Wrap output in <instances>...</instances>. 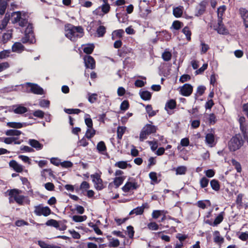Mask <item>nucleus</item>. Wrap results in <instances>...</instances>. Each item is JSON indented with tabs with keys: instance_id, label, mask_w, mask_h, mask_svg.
Listing matches in <instances>:
<instances>
[{
	"instance_id": "nucleus-1",
	"label": "nucleus",
	"mask_w": 248,
	"mask_h": 248,
	"mask_svg": "<svg viewBox=\"0 0 248 248\" xmlns=\"http://www.w3.org/2000/svg\"><path fill=\"white\" fill-rule=\"evenodd\" d=\"M66 36L70 40H74L76 38H80L84 34V30L80 26H75L71 24H67L65 26Z\"/></svg>"
},
{
	"instance_id": "nucleus-2",
	"label": "nucleus",
	"mask_w": 248,
	"mask_h": 248,
	"mask_svg": "<svg viewBox=\"0 0 248 248\" xmlns=\"http://www.w3.org/2000/svg\"><path fill=\"white\" fill-rule=\"evenodd\" d=\"M244 140L240 134H236L229 141L228 147L230 151L235 152L240 149L244 145Z\"/></svg>"
},
{
	"instance_id": "nucleus-3",
	"label": "nucleus",
	"mask_w": 248,
	"mask_h": 248,
	"mask_svg": "<svg viewBox=\"0 0 248 248\" xmlns=\"http://www.w3.org/2000/svg\"><path fill=\"white\" fill-rule=\"evenodd\" d=\"M149 122L151 124H145L140 132L139 138L140 141H143L146 140L149 135L156 132L157 127L153 125V122L152 121H150Z\"/></svg>"
},
{
	"instance_id": "nucleus-4",
	"label": "nucleus",
	"mask_w": 248,
	"mask_h": 248,
	"mask_svg": "<svg viewBox=\"0 0 248 248\" xmlns=\"http://www.w3.org/2000/svg\"><path fill=\"white\" fill-rule=\"evenodd\" d=\"M21 42L23 44H34L36 42L35 35L33 31V25L28 23V26L25 31V35L21 39Z\"/></svg>"
},
{
	"instance_id": "nucleus-5",
	"label": "nucleus",
	"mask_w": 248,
	"mask_h": 248,
	"mask_svg": "<svg viewBox=\"0 0 248 248\" xmlns=\"http://www.w3.org/2000/svg\"><path fill=\"white\" fill-rule=\"evenodd\" d=\"M140 185L136 180L133 177H129L125 185L122 187L124 192H128L131 190H136L139 188Z\"/></svg>"
},
{
	"instance_id": "nucleus-6",
	"label": "nucleus",
	"mask_w": 248,
	"mask_h": 248,
	"mask_svg": "<svg viewBox=\"0 0 248 248\" xmlns=\"http://www.w3.org/2000/svg\"><path fill=\"white\" fill-rule=\"evenodd\" d=\"M34 214L37 216L47 217L51 213V210L48 206L44 207L42 204L34 206Z\"/></svg>"
},
{
	"instance_id": "nucleus-7",
	"label": "nucleus",
	"mask_w": 248,
	"mask_h": 248,
	"mask_svg": "<svg viewBox=\"0 0 248 248\" xmlns=\"http://www.w3.org/2000/svg\"><path fill=\"white\" fill-rule=\"evenodd\" d=\"M101 172H96L92 174L91 177L92 178L93 182L94 183V187L97 190H102L105 186L103 185V182L101 178Z\"/></svg>"
},
{
	"instance_id": "nucleus-8",
	"label": "nucleus",
	"mask_w": 248,
	"mask_h": 248,
	"mask_svg": "<svg viewBox=\"0 0 248 248\" xmlns=\"http://www.w3.org/2000/svg\"><path fill=\"white\" fill-rule=\"evenodd\" d=\"M27 87L30 88L29 92L35 94L42 95L44 92L43 89L36 83L27 82L26 84Z\"/></svg>"
},
{
	"instance_id": "nucleus-9",
	"label": "nucleus",
	"mask_w": 248,
	"mask_h": 248,
	"mask_svg": "<svg viewBox=\"0 0 248 248\" xmlns=\"http://www.w3.org/2000/svg\"><path fill=\"white\" fill-rule=\"evenodd\" d=\"M214 30L220 34L227 35L229 33V30L223 23V19H217V25Z\"/></svg>"
},
{
	"instance_id": "nucleus-10",
	"label": "nucleus",
	"mask_w": 248,
	"mask_h": 248,
	"mask_svg": "<svg viewBox=\"0 0 248 248\" xmlns=\"http://www.w3.org/2000/svg\"><path fill=\"white\" fill-rule=\"evenodd\" d=\"M193 86L188 83L184 84L180 89V93L184 96H190L193 92Z\"/></svg>"
},
{
	"instance_id": "nucleus-11",
	"label": "nucleus",
	"mask_w": 248,
	"mask_h": 248,
	"mask_svg": "<svg viewBox=\"0 0 248 248\" xmlns=\"http://www.w3.org/2000/svg\"><path fill=\"white\" fill-rule=\"evenodd\" d=\"M85 65L87 68L93 69L95 67V61L94 58L90 55H85L84 57Z\"/></svg>"
},
{
	"instance_id": "nucleus-12",
	"label": "nucleus",
	"mask_w": 248,
	"mask_h": 248,
	"mask_svg": "<svg viewBox=\"0 0 248 248\" xmlns=\"http://www.w3.org/2000/svg\"><path fill=\"white\" fill-rule=\"evenodd\" d=\"M239 12L243 19V24L246 28H248V10L245 8H240Z\"/></svg>"
},
{
	"instance_id": "nucleus-13",
	"label": "nucleus",
	"mask_w": 248,
	"mask_h": 248,
	"mask_svg": "<svg viewBox=\"0 0 248 248\" xmlns=\"http://www.w3.org/2000/svg\"><path fill=\"white\" fill-rule=\"evenodd\" d=\"M12 16L13 17L12 18V23L15 24L18 23L22 16H26V13L21 11L14 12L12 13Z\"/></svg>"
},
{
	"instance_id": "nucleus-14",
	"label": "nucleus",
	"mask_w": 248,
	"mask_h": 248,
	"mask_svg": "<svg viewBox=\"0 0 248 248\" xmlns=\"http://www.w3.org/2000/svg\"><path fill=\"white\" fill-rule=\"evenodd\" d=\"M205 138V143L207 144H208L210 147H213L216 145L214 133H210L206 134Z\"/></svg>"
},
{
	"instance_id": "nucleus-15",
	"label": "nucleus",
	"mask_w": 248,
	"mask_h": 248,
	"mask_svg": "<svg viewBox=\"0 0 248 248\" xmlns=\"http://www.w3.org/2000/svg\"><path fill=\"white\" fill-rule=\"evenodd\" d=\"M9 166L16 172H21L23 168L22 166L19 164L16 160H12L9 163Z\"/></svg>"
},
{
	"instance_id": "nucleus-16",
	"label": "nucleus",
	"mask_w": 248,
	"mask_h": 248,
	"mask_svg": "<svg viewBox=\"0 0 248 248\" xmlns=\"http://www.w3.org/2000/svg\"><path fill=\"white\" fill-rule=\"evenodd\" d=\"M125 176H119L116 177L113 181L112 183H110L108 185V187H110L112 186V183L115 186L116 188L119 187L124 182V180L125 179Z\"/></svg>"
},
{
	"instance_id": "nucleus-17",
	"label": "nucleus",
	"mask_w": 248,
	"mask_h": 248,
	"mask_svg": "<svg viewBox=\"0 0 248 248\" xmlns=\"http://www.w3.org/2000/svg\"><path fill=\"white\" fill-rule=\"evenodd\" d=\"M206 89V88L204 85H200L198 86L196 93L194 94V99L195 101L198 99L199 96L202 95Z\"/></svg>"
},
{
	"instance_id": "nucleus-18",
	"label": "nucleus",
	"mask_w": 248,
	"mask_h": 248,
	"mask_svg": "<svg viewBox=\"0 0 248 248\" xmlns=\"http://www.w3.org/2000/svg\"><path fill=\"white\" fill-rule=\"evenodd\" d=\"M24 46L21 43L16 42L12 46V50L13 52L21 53L24 51Z\"/></svg>"
},
{
	"instance_id": "nucleus-19",
	"label": "nucleus",
	"mask_w": 248,
	"mask_h": 248,
	"mask_svg": "<svg viewBox=\"0 0 248 248\" xmlns=\"http://www.w3.org/2000/svg\"><path fill=\"white\" fill-rule=\"evenodd\" d=\"M176 101L175 100L173 99H170L166 102L165 106V109L167 111H168L169 109H174L176 108Z\"/></svg>"
},
{
	"instance_id": "nucleus-20",
	"label": "nucleus",
	"mask_w": 248,
	"mask_h": 248,
	"mask_svg": "<svg viewBox=\"0 0 248 248\" xmlns=\"http://www.w3.org/2000/svg\"><path fill=\"white\" fill-rule=\"evenodd\" d=\"M223 237L220 236V232L218 231L214 232V241L216 243L221 245L224 242Z\"/></svg>"
},
{
	"instance_id": "nucleus-21",
	"label": "nucleus",
	"mask_w": 248,
	"mask_h": 248,
	"mask_svg": "<svg viewBox=\"0 0 248 248\" xmlns=\"http://www.w3.org/2000/svg\"><path fill=\"white\" fill-rule=\"evenodd\" d=\"M171 170H175L176 175H185L187 171V168L185 166H180L177 168H173Z\"/></svg>"
},
{
	"instance_id": "nucleus-22",
	"label": "nucleus",
	"mask_w": 248,
	"mask_h": 248,
	"mask_svg": "<svg viewBox=\"0 0 248 248\" xmlns=\"http://www.w3.org/2000/svg\"><path fill=\"white\" fill-rule=\"evenodd\" d=\"M206 10L205 5L202 3H200L199 6L196 8L195 16H200L202 15Z\"/></svg>"
},
{
	"instance_id": "nucleus-23",
	"label": "nucleus",
	"mask_w": 248,
	"mask_h": 248,
	"mask_svg": "<svg viewBox=\"0 0 248 248\" xmlns=\"http://www.w3.org/2000/svg\"><path fill=\"white\" fill-rule=\"evenodd\" d=\"M7 193H8L9 196L12 197L15 201L16 198L17 197L18 195L21 193V190L18 189L14 188L8 190L7 191Z\"/></svg>"
},
{
	"instance_id": "nucleus-24",
	"label": "nucleus",
	"mask_w": 248,
	"mask_h": 248,
	"mask_svg": "<svg viewBox=\"0 0 248 248\" xmlns=\"http://www.w3.org/2000/svg\"><path fill=\"white\" fill-rule=\"evenodd\" d=\"M183 7L182 6L174 8L173 9V15L176 18L181 17L183 15Z\"/></svg>"
},
{
	"instance_id": "nucleus-25",
	"label": "nucleus",
	"mask_w": 248,
	"mask_h": 248,
	"mask_svg": "<svg viewBox=\"0 0 248 248\" xmlns=\"http://www.w3.org/2000/svg\"><path fill=\"white\" fill-rule=\"evenodd\" d=\"M29 144L31 146L36 148L37 150H41L43 148V145L41 144L38 140L34 139L29 140Z\"/></svg>"
},
{
	"instance_id": "nucleus-26",
	"label": "nucleus",
	"mask_w": 248,
	"mask_h": 248,
	"mask_svg": "<svg viewBox=\"0 0 248 248\" xmlns=\"http://www.w3.org/2000/svg\"><path fill=\"white\" fill-rule=\"evenodd\" d=\"M211 187L215 191H218L220 190V186L219 181L216 179H213L210 183Z\"/></svg>"
},
{
	"instance_id": "nucleus-27",
	"label": "nucleus",
	"mask_w": 248,
	"mask_h": 248,
	"mask_svg": "<svg viewBox=\"0 0 248 248\" xmlns=\"http://www.w3.org/2000/svg\"><path fill=\"white\" fill-rule=\"evenodd\" d=\"M96 148L98 151L102 154H104V153L106 152L107 150L106 144L103 141H100L97 143Z\"/></svg>"
},
{
	"instance_id": "nucleus-28",
	"label": "nucleus",
	"mask_w": 248,
	"mask_h": 248,
	"mask_svg": "<svg viewBox=\"0 0 248 248\" xmlns=\"http://www.w3.org/2000/svg\"><path fill=\"white\" fill-rule=\"evenodd\" d=\"M141 98L145 101L149 100L152 97V94L148 91H144L140 92Z\"/></svg>"
},
{
	"instance_id": "nucleus-29",
	"label": "nucleus",
	"mask_w": 248,
	"mask_h": 248,
	"mask_svg": "<svg viewBox=\"0 0 248 248\" xmlns=\"http://www.w3.org/2000/svg\"><path fill=\"white\" fill-rule=\"evenodd\" d=\"M114 166L118 167L121 169H125L127 167L129 166L131 167L130 164H128L126 161H120L116 162L114 164Z\"/></svg>"
},
{
	"instance_id": "nucleus-30",
	"label": "nucleus",
	"mask_w": 248,
	"mask_h": 248,
	"mask_svg": "<svg viewBox=\"0 0 248 248\" xmlns=\"http://www.w3.org/2000/svg\"><path fill=\"white\" fill-rule=\"evenodd\" d=\"M224 214L225 213L224 212H221L218 214L213 222V226H217L223 221Z\"/></svg>"
},
{
	"instance_id": "nucleus-31",
	"label": "nucleus",
	"mask_w": 248,
	"mask_h": 248,
	"mask_svg": "<svg viewBox=\"0 0 248 248\" xmlns=\"http://www.w3.org/2000/svg\"><path fill=\"white\" fill-rule=\"evenodd\" d=\"M149 177L152 182V184H158L161 180H158L157 174L155 171H151L149 174Z\"/></svg>"
},
{
	"instance_id": "nucleus-32",
	"label": "nucleus",
	"mask_w": 248,
	"mask_h": 248,
	"mask_svg": "<svg viewBox=\"0 0 248 248\" xmlns=\"http://www.w3.org/2000/svg\"><path fill=\"white\" fill-rule=\"evenodd\" d=\"M148 203H144L142 204L141 206L137 207L135 209V213L136 215H142L144 212V210L145 208L148 207Z\"/></svg>"
},
{
	"instance_id": "nucleus-33",
	"label": "nucleus",
	"mask_w": 248,
	"mask_h": 248,
	"mask_svg": "<svg viewBox=\"0 0 248 248\" xmlns=\"http://www.w3.org/2000/svg\"><path fill=\"white\" fill-rule=\"evenodd\" d=\"M22 132L16 129H9L5 132V134L8 136H18L20 135Z\"/></svg>"
},
{
	"instance_id": "nucleus-34",
	"label": "nucleus",
	"mask_w": 248,
	"mask_h": 248,
	"mask_svg": "<svg viewBox=\"0 0 248 248\" xmlns=\"http://www.w3.org/2000/svg\"><path fill=\"white\" fill-rule=\"evenodd\" d=\"M129 52H130V50L126 46H124L118 50V55L120 57H124L126 54Z\"/></svg>"
},
{
	"instance_id": "nucleus-35",
	"label": "nucleus",
	"mask_w": 248,
	"mask_h": 248,
	"mask_svg": "<svg viewBox=\"0 0 248 248\" xmlns=\"http://www.w3.org/2000/svg\"><path fill=\"white\" fill-rule=\"evenodd\" d=\"M126 129L125 127L118 126L117 130V138L119 140H121L122 139V137L124 134Z\"/></svg>"
},
{
	"instance_id": "nucleus-36",
	"label": "nucleus",
	"mask_w": 248,
	"mask_h": 248,
	"mask_svg": "<svg viewBox=\"0 0 248 248\" xmlns=\"http://www.w3.org/2000/svg\"><path fill=\"white\" fill-rule=\"evenodd\" d=\"M226 10V7L224 5L220 6L217 8V19H223L222 16Z\"/></svg>"
},
{
	"instance_id": "nucleus-37",
	"label": "nucleus",
	"mask_w": 248,
	"mask_h": 248,
	"mask_svg": "<svg viewBox=\"0 0 248 248\" xmlns=\"http://www.w3.org/2000/svg\"><path fill=\"white\" fill-rule=\"evenodd\" d=\"M106 32V28L104 26H99L96 30V33L99 37H103Z\"/></svg>"
},
{
	"instance_id": "nucleus-38",
	"label": "nucleus",
	"mask_w": 248,
	"mask_h": 248,
	"mask_svg": "<svg viewBox=\"0 0 248 248\" xmlns=\"http://www.w3.org/2000/svg\"><path fill=\"white\" fill-rule=\"evenodd\" d=\"M182 32L186 35L187 41L191 40V31L187 26L185 27L182 30Z\"/></svg>"
},
{
	"instance_id": "nucleus-39",
	"label": "nucleus",
	"mask_w": 248,
	"mask_h": 248,
	"mask_svg": "<svg viewBox=\"0 0 248 248\" xmlns=\"http://www.w3.org/2000/svg\"><path fill=\"white\" fill-rule=\"evenodd\" d=\"M87 218V217L86 215L84 216H78L74 215L72 217V220L76 222H81L85 221Z\"/></svg>"
},
{
	"instance_id": "nucleus-40",
	"label": "nucleus",
	"mask_w": 248,
	"mask_h": 248,
	"mask_svg": "<svg viewBox=\"0 0 248 248\" xmlns=\"http://www.w3.org/2000/svg\"><path fill=\"white\" fill-rule=\"evenodd\" d=\"M231 162L232 165L234 167V168L236 170L237 172H241L242 171V167L240 163L236 160L235 159H232L231 160Z\"/></svg>"
},
{
	"instance_id": "nucleus-41",
	"label": "nucleus",
	"mask_w": 248,
	"mask_h": 248,
	"mask_svg": "<svg viewBox=\"0 0 248 248\" xmlns=\"http://www.w3.org/2000/svg\"><path fill=\"white\" fill-rule=\"evenodd\" d=\"M46 225L48 226H53L56 228H58L59 227L58 221L53 219L48 220L46 222Z\"/></svg>"
},
{
	"instance_id": "nucleus-42",
	"label": "nucleus",
	"mask_w": 248,
	"mask_h": 248,
	"mask_svg": "<svg viewBox=\"0 0 248 248\" xmlns=\"http://www.w3.org/2000/svg\"><path fill=\"white\" fill-rule=\"evenodd\" d=\"M94 46L93 44H89L83 48V52L87 54H91L93 51Z\"/></svg>"
},
{
	"instance_id": "nucleus-43",
	"label": "nucleus",
	"mask_w": 248,
	"mask_h": 248,
	"mask_svg": "<svg viewBox=\"0 0 248 248\" xmlns=\"http://www.w3.org/2000/svg\"><path fill=\"white\" fill-rule=\"evenodd\" d=\"M205 202L208 203L209 204V205H210V204H211L209 200H205V201H202V200L199 201L196 203V205L198 207H199L202 209H204L206 208V207H207Z\"/></svg>"
},
{
	"instance_id": "nucleus-44",
	"label": "nucleus",
	"mask_w": 248,
	"mask_h": 248,
	"mask_svg": "<svg viewBox=\"0 0 248 248\" xmlns=\"http://www.w3.org/2000/svg\"><path fill=\"white\" fill-rule=\"evenodd\" d=\"M7 125L11 128H21L23 126V124L18 122H8L7 123Z\"/></svg>"
},
{
	"instance_id": "nucleus-45",
	"label": "nucleus",
	"mask_w": 248,
	"mask_h": 248,
	"mask_svg": "<svg viewBox=\"0 0 248 248\" xmlns=\"http://www.w3.org/2000/svg\"><path fill=\"white\" fill-rule=\"evenodd\" d=\"M88 226L93 228L94 231L98 235H102L103 234L102 232L98 228V227L97 226V225L93 224V222H90L89 223H88Z\"/></svg>"
},
{
	"instance_id": "nucleus-46",
	"label": "nucleus",
	"mask_w": 248,
	"mask_h": 248,
	"mask_svg": "<svg viewBox=\"0 0 248 248\" xmlns=\"http://www.w3.org/2000/svg\"><path fill=\"white\" fill-rule=\"evenodd\" d=\"M101 10L104 14H108L110 10V6L108 3V1L104 2L101 6Z\"/></svg>"
},
{
	"instance_id": "nucleus-47",
	"label": "nucleus",
	"mask_w": 248,
	"mask_h": 248,
	"mask_svg": "<svg viewBox=\"0 0 248 248\" xmlns=\"http://www.w3.org/2000/svg\"><path fill=\"white\" fill-rule=\"evenodd\" d=\"M172 55L170 52L165 51L162 54V58L165 62H168L171 59Z\"/></svg>"
},
{
	"instance_id": "nucleus-48",
	"label": "nucleus",
	"mask_w": 248,
	"mask_h": 248,
	"mask_svg": "<svg viewBox=\"0 0 248 248\" xmlns=\"http://www.w3.org/2000/svg\"><path fill=\"white\" fill-rule=\"evenodd\" d=\"M95 134V130L93 128H88L86 130L85 137L88 139L93 138Z\"/></svg>"
},
{
	"instance_id": "nucleus-49",
	"label": "nucleus",
	"mask_w": 248,
	"mask_h": 248,
	"mask_svg": "<svg viewBox=\"0 0 248 248\" xmlns=\"http://www.w3.org/2000/svg\"><path fill=\"white\" fill-rule=\"evenodd\" d=\"M145 108L146 111L150 117L154 116L156 115V112L155 111L153 110V108L151 105H147L146 106Z\"/></svg>"
},
{
	"instance_id": "nucleus-50",
	"label": "nucleus",
	"mask_w": 248,
	"mask_h": 248,
	"mask_svg": "<svg viewBox=\"0 0 248 248\" xmlns=\"http://www.w3.org/2000/svg\"><path fill=\"white\" fill-rule=\"evenodd\" d=\"M27 111V108L23 106H18L14 110V112L16 114H23Z\"/></svg>"
},
{
	"instance_id": "nucleus-51",
	"label": "nucleus",
	"mask_w": 248,
	"mask_h": 248,
	"mask_svg": "<svg viewBox=\"0 0 248 248\" xmlns=\"http://www.w3.org/2000/svg\"><path fill=\"white\" fill-rule=\"evenodd\" d=\"M201 54H205L207 51L210 49L209 46L208 44H205L203 42H202L201 43Z\"/></svg>"
},
{
	"instance_id": "nucleus-52",
	"label": "nucleus",
	"mask_w": 248,
	"mask_h": 248,
	"mask_svg": "<svg viewBox=\"0 0 248 248\" xmlns=\"http://www.w3.org/2000/svg\"><path fill=\"white\" fill-rule=\"evenodd\" d=\"M7 5L8 3L6 1H3V2L0 3V15L2 16L4 14Z\"/></svg>"
},
{
	"instance_id": "nucleus-53",
	"label": "nucleus",
	"mask_w": 248,
	"mask_h": 248,
	"mask_svg": "<svg viewBox=\"0 0 248 248\" xmlns=\"http://www.w3.org/2000/svg\"><path fill=\"white\" fill-rule=\"evenodd\" d=\"M183 25V22L179 20H175L172 23V27L176 30H178L180 29Z\"/></svg>"
},
{
	"instance_id": "nucleus-54",
	"label": "nucleus",
	"mask_w": 248,
	"mask_h": 248,
	"mask_svg": "<svg viewBox=\"0 0 248 248\" xmlns=\"http://www.w3.org/2000/svg\"><path fill=\"white\" fill-rule=\"evenodd\" d=\"M64 111L69 114H78L82 111L78 108H65Z\"/></svg>"
},
{
	"instance_id": "nucleus-55",
	"label": "nucleus",
	"mask_w": 248,
	"mask_h": 248,
	"mask_svg": "<svg viewBox=\"0 0 248 248\" xmlns=\"http://www.w3.org/2000/svg\"><path fill=\"white\" fill-rule=\"evenodd\" d=\"M88 101L91 103H94L97 100V94L96 93H88Z\"/></svg>"
},
{
	"instance_id": "nucleus-56",
	"label": "nucleus",
	"mask_w": 248,
	"mask_h": 248,
	"mask_svg": "<svg viewBox=\"0 0 248 248\" xmlns=\"http://www.w3.org/2000/svg\"><path fill=\"white\" fill-rule=\"evenodd\" d=\"M209 179L205 177L202 178L200 181V186L202 188H205L209 184Z\"/></svg>"
},
{
	"instance_id": "nucleus-57",
	"label": "nucleus",
	"mask_w": 248,
	"mask_h": 248,
	"mask_svg": "<svg viewBox=\"0 0 248 248\" xmlns=\"http://www.w3.org/2000/svg\"><path fill=\"white\" fill-rule=\"evenodd\" d=\"M129 108V103L128 100H125L123 101L120 105V109L121 110L125 111Z\"/></svg>"
},
{
	"instance_id": "nucleus-58",
	"label": "nucleus",
	"mask_w": 248,
	"mask_h": 248,
	"mask_svg": "<svg viewBox=\"0 0 248 248\" xmlns=\"http://www.w3.org/2000/svg\"><path fill=\"white\" fill-rule=\"evenodd\" d=\"M120 245V241L118 239L112 238L111 241H109L108 246L109 247L117 248Z\"/></svg>"
},
{
	"instance_id": "nucleus-59",
	"label": "nucleus",
	"mask_w": 248,
	"mask_h": 248,
	"mask_svg": "<svg viewBox=\"0 0 248 248\" xmlns=\"http://www.w3.org/2000/svg\"><path fill=\"white\" fill-rule=\"evenodd\" d=\"M148 228L152 231H156L159 229L158 225L155 222H151L148 224Z\"/></svg>"
},
{
	"instance_id": "nucleus-60",
	"label": "nucleus",
	"mask_w": 248,
	"mask_h": 248,
	"mask_svg": "<svg viewBox=\"0 0 248 248\" xmlns=\"http://www.w3.org/2000/svg\"><path fill=\"white\" fill-rule=\"evenodd\" d=\"M164 213V210H154L152 214V217L157 219Z\"/></svg>"
},
{
	"instance_id": "nucleus-61",
	"label": "nucleus",
	"mask_w": 248,
	"mask_h": 248,
	"mask_svg": "<svg viewBox=\"0 0 248 248\" xmlns=\"http://www.w3.org/2000/svg\"><path fill=\"white\" fill-rule=\"evenodd\" d=\"M46 172L48 173V174L49 176L54 177L55 176L53 174V171L51 169H45L43 170L41 172V175L43 177H46Z\"/></svg>"
},
{
	"instance_id": "nucleus-62",
	"label": "nucleus",
	"mask_w": 248,
	"mask_h": 248,
	"mask_svg": "<svg viewBox=\"0 0 248 248\" xmlns=\"http://www.w3.org/2000/svg\"><path fill=\"white\" fill-rule=\"evenodd\" d=\"M25 198V197L24 195L19 194L17 197L16 198L15 202H16L18 204L22 205L23 204Z\"/></svg>"
},
{
	"instance_id": "nucleus-63",
	"label": "nucleus",
	"mask_w": 248,
	"mask_h": 248,
	"mask_svg": "<svg viewBox=\"0 0 248 248\" xmlns=\"http://www.w3.org/2000/svg\"><path fill=\"white\" fill-rule=\"evenodd\" d=\"M127 235L130 238H132L134 235L135 231L133 226L130 225L127 227Z\"/></svg>"
},
{
	"instance_id": "nucleus-64",
	"label": "nucleus",
	"mask_w": 248,
	"mask_h": 248,
	"mask_svg": "<svg viewBox=\"0 0 248 248\" xmlns=\"http://www.w3.org/2000/svg\"><path fill=\"white\" fill-rule=\"evenodd\" d=\"M10 50H3L0 52V59H4L9 56L10 54Z\"/></svg>"
}]
</instances>
